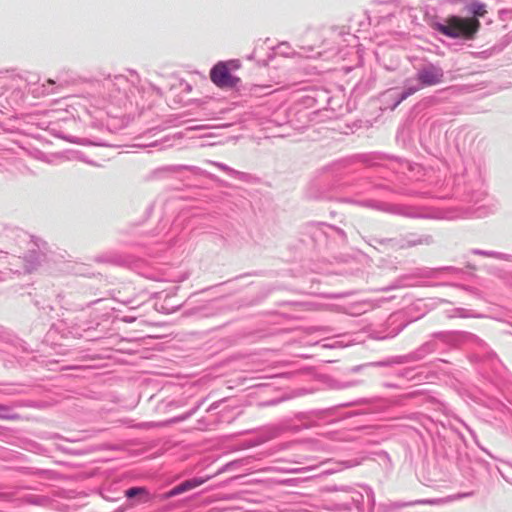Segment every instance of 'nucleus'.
<instances>
[{
    "label": "nucleus",
    "mask_w": 512,
    "mask_h": 512,
    "mask_svg": "<svg viewBox=\"0 0 512 512\" xmlns=\"http://www.w3.org/2000/svg\"><path fill=\"white\" fill-rule=\"evenodd\" d=\"M181 493H184V490H183V486L182 484H179L175 487H173L170 491H168L165 495L166 498H171V497H174L176 495H179Z\"/></svg>",
    "instance_id": "nucleus-7"
},
{
    "label": "nucleus",
    "mask_w": 512,
    "mask_h": 512,
    "mask_svg": "<svg viewBox=\"0 0 512 512\" xmlns=\"http://www.w3.org/2000/svg\"><path fill=\"white\" fill-rule=\"evenodd\" d=\"M239 64L236 61L220 62L216 64L211 72V81L220 88H232L235 87L240 79L232 75L233 70H237Z\"/></svg>",
    "instance_id": "nucleus-2"
},
{
    "label": "nucleus",
    "mask_w": 512,
    "mask_h": 512,
    "mask_svg": "<svg viewBox=\"0 0 512 512\" xmlns=\"http://www.w3.org/2000/svg\"><path fill=\"white\" fill-rule=\"evenodd\" d=\"M209 479H210V477H207V478H193V479L186 480V481L182 482L181 484L183 486L184 492H186V491H189V490H192L194 488H197V487L201 486L202 484H204Z\"/></svg>",
    "instance_id": "nucleus-6"
},
{
    "label": "nucleus",
    "mask_w": 512,
    "mask_h": 512,
    "mask_svg": "<svg viewBox=\"0 0 512 512\" xmlns=\"http://www.w3.org/2000/svg\"><path fill=\"white\" fill-rule=\"evenodd\" d=\"M8 408L6 406L0 405V418L7 417Z\"/></svg>",
    "instance_id": "nucleus-9"
},
{
    "label": "nucleus",
    "mask_w": 512,
    "mask_h": 512,
    "mask_svg": "<svg viewBox=\"0 0 512 512\" xmlns=\"http://www.w3.org/2000/svg\"><path fill=\"white\" fill-rule=\"evenodd\" d=\"M48 83L53 84L54 81L50 79V80H48Z\"/></svg>",
    "instance_id": "nucleus-10"
},
{
    "label": "nucleus",
    "mask_w": 512,
    "mask_h": 512,
    "mask_svg": "<svg viewBox=\"0 0 512 512\" xmlns=\"http://www.w3.org/2000/svg\"><path fill=\"white\" fill-rule=\"evenodd\" d=\"M444 73L441 68L434 65H428L422 68L418 74L417 79L422 86H434L443 81Z\"/></svg>",
    "instance_id": "nucleus-3"
},
{
    "label": "nucleus",
    "mask_w": 512,
    "mask_h": 512,
    "mask_svg": "<svg viewBox=\"0 0 512 512\" xmlns=\"http://www.w3.org/2000/svg\"><path fill=\"white\" fill-rule=\"evenodd\" d=\"M468 12L473 15L472 18L484 17L487 13L486 5L479 2H472L468 5Z\"/></svg>",
    "instance_id": "nucleus-5"
},
{
    "label": "nucleus",
    "mask_w": 512,
    "mask_h": 512,
    "mask_svg": "<svg viewBox=\"0 0 512 512\" xmlns=\"http://www.w3.org/2000/svg\"><path fill=\"white\" fill-rule=\"evenodd\" d=\"M480 26L481 24L476 18L451 16L446 20L445 24L438 25V31L451 38L463 37L471 39L478 32Z\"/></svg>",
    "instance_id": "nucleus-1"
},
{
    "label": "nucleus",
    "mask_w": 512,
    "mask_h": 512,
    "mask_svg": "<svg viewBox=\"0 0 512 512\" xmlns=\"http://www.w3.org/2000/svg\"><path fill=\"white\" fill-rule=\"evenodd\" d=\"M419 88L418 87H408L406 88V90L403 92V95H402V100L407 98L408 96L414 94Z\"/></svg>",
    "instance_id": "nucleus-8"
},
{
    "label": "nucleus",
    "mask_w": 512,
    "mask_h": 512,
    "mask_svg": "<svg viewBox=\"0 0 512 512\" xmlns=\"http://www.w3.org/2000/svg\"><path fill=\"white\" fill-rule=\"evenodd\" d=\"M126 497L133 498L135 496L141 497V502H147L151 499L148 491L144 487H132L125 492Z\"/></svg>",
    "instance_id": "nucleus-4"
}]
</instances>
